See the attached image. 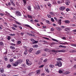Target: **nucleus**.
Wrapping results in <instances>:
<instances>
[{"label":"nucleus","instance_id":"nucleus-1","mask_svg":"<svg viewBox=\"0 0 76 76\" xmlns=\"http://www.w3.org/2000/svg\"><path fill=\"white\" fill-rule=\"evenodd\" d=\"M53 53H65L66 50H52L51 51Z\"/></svg>","mask_w":76,"mask_h":76},{"label":"nucleus","instance_id":"nucleus-2","mask_svg":"<svg viewBox=\"0 0 76 76\" xmlns=\"http://www.w3.org/2000/svg\"><path fill=\"white\" fill-rule=\"evenodd\" d=\"M56 66H58V67H61L62 66V63L61 61H57L56 64H55Z\"/></svg>","mask_w":76,"mask_h":76},{"label":"nucleus","instance_id":"nucleus-3","mask_svg":"<svg viewBox=\"0 0 76 76\" xmlns=\"http://www.w3.org/2000/svg\"><path fill=\"white\" fill-rule=\"evenodd\" d=\"M15 15L17 16H20L21 15V13L19 11L15 12Z\"/></svg>","mask_w":76,"mask_h":76},{"label":"nucleus","instance_id":"nucleus-4","mask_svg":"<svg viewBox=\"0 0 76 76\" xmlns=\"http://www.w3.org/2000/svg\"><path fill=\"white\" fill-rule=\"evenodd\" d=\"M65 9H66L65 7H61L59 8V10L61 11H63V10H65Z\"/></svg>","mask_w":76,"mask_h":76},{"label":"nucleus","instance_id":"nucleus-5","mask_svg":"<svg viewBox=\"0 0 76 76\" xmlns=\"http://www.w3.org/2000/svg\"><path fill=\"white\" fill-rule=\"evenodd\" d=\"M70 29H71V28H66L65 29V31H66V32H69Z\"/></svg>","mask_w":76,"mask_h":76},{"label":"nucleus","instance_id":"nucleus-6","mask_svg":"<svg viewBox=\"0 0 76 76\" xmlns=\"http://www.w3.org/2000/svg\"><path fill=\"white\" fill-rule=\"evenodd\" d=\"M23 61V60L22 59H20L18 61H18V63L19 64H20L22 63V61Z\"/></svg>","mask_w":76,"mask_h":76},{"label":"nucleus","instance_id":"nucleus-7","mask_svg":"<svg viewBox=\"0 0 76 76\" xmlns=\"http://www.w3.org/2000/svg\"><path fill=\"white\" fill-rule=\"evenodd\" d=\"M25 26H27V27H28V28H30V29H33V28H32V27H31V26H30L28 24H26L25 25Z\"/></svg>","mask_w":76,"mask_h":76},{"label":"nucleus","instance_id":"nucleus-8","mask_svg":"<svg viewBox=\"0 0 76 76\" xmlns=\"http://www.w3.org/2000/svg\"><path fill=\"white\" fill-rule=\"evenodd\" d=\"M58 24L59 25H61V19H59L58 21Z\"/></svg>","mask_w":76,"mask_h":76},{"label":"nucleus","instance_id":"nucleus-9","mask_svg":"<svg viewBox=\"0 0 76 76\" xmlns=\"http://www.w3.org/2000/svg\"><path fill=\"white\" fill-rule=\"evenodd\" d=\"M26 63L27 65H28V66H31V62L30 61L27 62Z\"/></svg>","mask_w":76,"mask_h":76},{"label":"nucleus","instance_id":"nucleus-10","mask_svg":"<svg viewBox=\"0 0 76 76\" xmlns=\"http://www.w3.org/2000/svg\"><path fill=\"white\" fill-rule=\"evenodd\" d=\"M66 5H69V4L70 3V2L69 1H67L66 2H65Z\"/></svg>","mask_w":76,"mask_h":76},{"label":"nucleus","instance_id":"nucleus-11","mask_svg":"<svg viewBox=\"0 0 76 76\" xmlns=\"http://www.w3.org/2000/svg\"><path fill=\"white\" fill-rule=\"evenodd\" d=\"M23 1L24 5H26V1H27V0H23Z\"/></svg>","mask_w":76,"mask_h":76},{"label":"nucleus","instance_id":"nucleus-12","mask_svg":"<svg viewBox=\"0 0 76 76\" xmlns=\"http://www.w3.org/2000/svg\"><path fill=\"white\" fill-rule=\"evenodd\" d=\"M40 72H41V70L40 69H38L37 71V75H39V74H40Z\"/></svg>","mask_w":76,"mask_h":76},{"label":"nucleus","instance_id":"nucleus-13","mask_svg":"<svg viewBox=\"0 0 76 76\" xmlns=\"http://www.w3.org/2000/svg\"><path fill=\"white\" fill-rule=\"evenodd\" d=\"M33 47H34V48H38V45H33Z\"/></svg>","mask_w":76,"mask_h":76},{"label":"nucleus","instance_id":"nucleus-14","mask_svg":"<svg viewBox=\"0 0 76 76\" xmlns=\"http://www.w3.org/2000/svg\"><path fill=\"white\" fill-rule=\"evenodd\" d=\"M10 48L12 50H15V48L13 46H10Z\"/></svg>","mask_w":76,"mask_h":76},{"label":"nucleus","instance_id":"nucleus-15","mask_svg":"<svg viewBox=\"0 0 76 76\" xmlns=\"http://www.w3.org/2000/svg\"><path fill=\"white\" fill-rule=\"evenodd\" d=\"M49 67H50V68H53L54 67V65L53 64H50L49 65Z\"/></svg>","mask_w":76,"mask_h":76},{"label":"nucleus","instance_id":"nucleus-16","mask_svg":"<svg viewBox=\"0 0 76 76\" xmlns=\"http://www.w3.org/2000/svg\"><path fill=\"white\" fill-rule=\"evenodd\" d=\"M38 42V41H36V40H34V42H33L32 43L34 44H37Z\"/></svg>","mask_w":76,"mask_h":76},{"label":"nucleus","instance_id":"nucleus-17","mask_svg":"<svg viewBox=\"0 0 76 76\" xmlns=\"http://www.w3.org/2000/svg\"><path fill=\"white\" fill-rule=\"evenodd\" d=\"M65 23H70V21L69 20H66L64 21Z\"/></svg>","mask_w":76,"mask_h":76},{"label":"nucleus","instance_id":"nucleus-18","mask_svg":"<svg viewBox=\"0 0 76 76\" xmlns=\"http://www.w3.org/2000/svg\"><path fill=\"white\" fill-rule=\"evenodd\" d=\"M69 73H70V72L69 71H67L65 72L64 74V75H68V74H69Z\"/></svg>","mask_w":76,"mask_h":76},{"label":"nucleus","instance_id":"nucleus-19","mask_svg":"<svg viewBox=\"0 0 76 76\" xmlns=\"http://www.w3.org/2000/svg\"><path fill=\"white\" fill-rule=\"evenodd\" d=\"M28 9L29 10H30V11H31V6H28Z\"/></svg>","mask_w":76,"mask_h":76},{"label":"nucleus","instance_id":"nucleus-20","mask_svg":"<svg viewBox=\"0 0 76 76\" xmlns=\"http://www.w3.org/2000/svg\"><path fill=\"white\" fill-rule=\"evenodd\" d=\"M32 50H33V48H31L30 49V50H28V52L29 53H31V52H32Z\"/></svg>","mask_w":76,"mask_h":76},{"label":"nucleus","instance_id":"nucleus-21","mask_svg":"<svg viewBox=\"0 0 76 76\" xmlns=\"http://www.w3.org/2000/svg\"><path fill=\"white\" fill-rule=\"evenodd\" d=\"M58 72L60 74H61V73H63V71L61 70H59L58 71Z\"/></svg>","mask_w":76,"mask_h":76},{"label":"nucleus","instance_id":"nucleus-22","mask_svg":"<svg viewBox=\"0 0 76 76\" xmlns=\"http://www.w3.org/2000/svg\"><path fill=\"white\" fill-rule=\"evenodd\" d=\"M0 72L1 73H3V72H4V70H3V69H0Z\"/></svg>","mask_w":76,"mask_h":76},{"label":"nucleus","instance_id":"nucleus-23","mask_svg":"<svg viewBox=\"0 0 76 76\" xmlns=\"http://www.w3.org/2000/svg\"><path fill=\"white\" fill-rule=\"evenodd\" d=\"M50 14L51 15H52V16H54V15H54V13L53 12H50Z\"/></svg>","mask_w":76,"mask_h":76},{"label":"nucleus","instance_id":"nucleus-24","mask_svg":"<svg viewBox=\"0 0 76 76\" xmlns=\"http://www.w3.org/2000/svg\"><path fill=\"white\" fill-rule=\"evenodd\" d=\"M27 51H28L27 50H25L24 52V54L25 55H26L28 54V52Z\"/></svg>","mask_w":76,"mask_h":76},{"label":"nucleus","instance_id":"nucleus-25","mask_svg":"<svg viewBox=\"0 0 76 76\" xmlns=\"http://www.w3.org/2000/svg\"><path fill=\"white\" fill-rule=\"evenodd\" d=\"M4 58L5 61H7V56H4Z\"/></svg>","mask_w":76,"mask_h":76},{"label":"nucleus","instance_id":"nucleus-26","mask_svg":"<svg viewBox=\"0 0 76 76\" xmlns=\"http://www.w3.org/2000/svg\"><path fill=\"white\" fill-rule=\"evenodd\" d=\"M44 66V65H41L39 66V68H42V67H43Z\"/></svg>","mask_w":76,"mask_h":76},{"label":"nucleus","instance_id":"nucleus-27","mask_svg":"<svg viewBox=\"0 0 76 76\" xmlns=\"http://www.w3.org/2000/svg\"><path fill=\"white\" fill-rule=\"evenodd\" d=\"M28 18H30V19H32V16L30 15H27Z\"/></svg>","mask_w":76,"mask_h":76},{"label":"nucleus","instance_id":"nucleus-28","mask_svg":"<svg viewBox=\"0 0 76 76\" xmlns=\"http://www.w3.org/2000/svg\"><path fill=\"white\" fill-rule=\"evenodd\" d=\"M39 53H40V51H37L36 53V54H39Z\"/></svg>","mask_w":76,"mask_h":76},{"label":"nucleus","instance_id":"nucleus-29","mask_svg":"<svg viewBox=\"0 0 76 76\" xmlns=\"http://www.w3.org/2000/svg\"><path fill=\"white\" fill-rule=\"evenodd\" d=\"M7 68L9 69V68H10V67H11V65L8 64V65H7Z\"/></svg>","mask_w":76,"mask_h":76},{"label":"nucleus","instance_id":"nucleus-30","mask_svg":"<svg viewBox=\"0 0 76 76\" xmlns=\"http://www.w3.org/2000/svg\"><path fill=\"white\" fill-rule=\"evenodd\" d=\"M57 29L58 30V31H61V28H58V27H57Z\"/></svg>","mask_w":76,"mask_h":76},{"label":"nucleus","instance_id":"nucleus-31","mask_svg":"<svg viewBox=\"0 0 76 76\" xmlns=\"http://www.w3.org/2000/svg\"><path fill=\"white\" fill-rule=\"evenodd\" d=\"M15 64L16 65V66H18V64H19V62H18V61H17L16 62H15Z\"/></svg>","mask_w":76,"mask_h":76},{"label":"nucleus","instance_id":"nucleus-32","mask_svg":"<svg viewBox=\"0 0 76 76\" xmlns=\"http://www.w3.org/2000/svg\"><path fill=\"white\" fill-rule=\"evenodd\" d=\"M15 23H17V24H18V25H21V23H20L19 22L16 21L15 22Z\"/></svg>","mask_w":76,"mask_h":76},{"label":"nucleus","instance_id":"nucleus-33","mask_svg":"<svg viewBox=\"0 0 76 76\" xmlns=\"http://www.w3.org/2000/svg\"><path fill=\"white\" fill-rule=\"evenodd\" d=\"M10 38H11V37H10V36H8L7 37V39L8 40H9L10 39Z\"/></svg>","mask_w":76,"mask_h":76},{"label":"nucleus","instance_id":"nucleus-34","mask_svg":"<svg viewBox=\"0 0 76 76\" xmlns=\"http://www.w3.org/2000/svg\"><path fill=\"white\" fill-rule=\"evenodd\" d=\"M76 50H72L70 51L71 53H75L76 52Z\"/></svg>","mask_w":76,"mask_h":76},{"label":"nucleus","instance_id":"nucleus-35","mask_svg":"<svg viewBox=\"0 0 76 76\" xmlns=\"http://www.w3.org/2000/svg\"><path fill=\"white\" fill-rule=\"evenodd\" d=\"M52 40H53V41H56V42H58V41L56 39H52Z\"/></svg>","mask_w":76,"mask_h":76},{"label":"nucleus","instance_id":"nucleus-36","mask_svg":"<svg viewBox=\"0 0 76 76\" xmlns=\"http://www.w3.org/2000/svg\"><path fill=\"white\" fill-rule=\"evenodd\" d=\"M50 30L51 31H54V28L53 27H52L50 29Z\"/></svg>","mask_w":76,"mask_h":76},{"label":"nucleus","instance_id":"nucleus-37","mask_svg":"<svg viewBox=\"0 0 76 76\" xmlns=\"http://www.w3.org/2000/svg\"><path fill=\"white\" fill-rule=\"evenodd\" d=\"M47 16L48 17V18H51V16L48 14L47 15Z\"/></svg>","mask_w":76,"mask_h":76},{"label":"nucleus","instance_id":"nucleus-38","mask_svg":"<svg viewBox=\"0 0 76 76\" xmlns=\"http://www.w3.org/2000/svg\"><path fill=\"white\" fill-rule=\"evenodd\" d=\"M57 60H58L59 61H60V60H62V59L61 58H58L57 59Z\"/></svg>","mask_w":76,"mask_h":76},{"label":"nucleus","instance_id":"nucleus-39","mask_svg":"<svg viewBox=\"0 0 76 76\" xmlns=\"http://www.w3.org/2000/svg\"><path fill=\"white\" fill-rule=\"evenodd\" d=\"M71 26H76V25L75 24H73L71 25Z\"/></svg>","mask_w":76,"mask_h":76},{"label":"nucleus","instance_id":"nucleus-40","mask_svg":"<svg viewBox=\"0 0 76 76\" xmlns=\"http://www.w3.org/2000/svg\"><path fill=\"white\" fill-rule=\"evenodd\" d=\"M17 43L18 44H20V43H21V42L20 41H18L17 42Z\"/></svg>","mask_w":76,"mask_h":76},{"label":"nucleus","instance_id":"nucleus-41","mask_svg":"<svg viewBox=\"0 0 76 76\" xmlns=\"http://www.w3.org/2000/svg\"><path fill=\"white\" fill-rule=\"evenodd\" d=\"M0 45H3V42H0Z\"/></svg>","mask_w":76,"mask_h":76},{"label":"nucleus","instance_id":"nucleus-42","mask_svg":"<svg viewBox=\"0 0 76 76\" xmlns=\"http://www.w3.org/2000/svg\"><path fill=\"white\" fill-rule=\"evenodd\" d=\"M10 36H15V34H10Z\"/></svg>","mask_w":76,"mask_h":76},{"label":"nucleus","instance_id":"nucleus-43","mask_svg":"<svg viewBox=\"0 0 76 76\" xmlns=\"http://www.w3.org/2000/svg\"><path fill=\"white\" fill-rule=\"evenodd\" d=\"M34 41H35V39H31V41H32V42H34Z\"/></svg>","mask_w":76,"mask_h":76},{"label":"nucleus","instance_id":"nucleus-44","mask_svg":"<svg viewBox=\"0 0 76 76\" xmlns=\"http://www.w3.org/2000/svg\"><path fill=\"white\" fill-rule=\"evenodd\" d=\"M12 66H14L15 67L17 66L16 65V64H15V63L13 64Z\"/></svg>","mask_w":76,"mask_h":76},{"label":"nucleus","instance_id":"nucleus-45","mask_svg":"<svg viewBox=\"0 0 76 76\" xmlns=\"http://www.w3.org/2000/svg\"><path fill=\"white\" fill-rule=\"evenodd\" d=\"M13 26L14 27H15V28H17V27H18V26H17V25H16L15 24H14L13 25Z\"/></svg>","mask_w":76,"mask_h":76},{"label":"nucleus","instance_id":"nucleus-46","mask_svg":"<svg viewBox=\"0 0 76 76\" xmlns=\"http://www.w3.org/2000/svg\"><path fill=\"white\" fill-rule=\"evenodd\" d=\"M71 45L72 46H74V47H76V44H71Z\"/></svg>","mask_w":76,"mask_h":76},{"label":"nucleus","instance_id":"nucleus-47","mask_svg":"<svg viewBox=\"0 0 76 76\" xmlns=\"http://www.w3.org/2000/svg\"><path fill=\"white\" fill-rule=\"evenodd\" d=\"M30 35L31 36V37H34L35 35L34 34H31Z\"/></svg>","mask_w":76,"mask_h":76},{"label":"nucleus","instance_id":"nucleus-48","mask_svg":"<svg viewBox=\"0 0 76 76\" xmlns=\"http://www.w3.org/2000/svg\"><path fill=\"white\" fill-rule=\"evenodd\" d=\"M51 20L52 22H54V19L53 18H51Z\"/></svg>","mask_w":76,"mask_h":76},{"label":"nucleus","instance_id":"nucleus-49","mask_svg":"<svg viewBox=\"0 0 76 76\" xmlns=\"http://www.w3.org/2000/svg\"><path fill=\"white\" fill-rule=\"evenodd\" d=\"M10 45L13 46H15V44L13 43H11Z\"/></svg>","mask_w":76,"mask_h":76},{"label":"nucleus","instance_id":"nucleus-50","mask_svg":"<svg viewBox=\"0 0 76 76\" xmlns=\"http://www.w3.org/2000/svg\"><path fill=\"white\" fill-rule=\"evenodd\" d=\"M45 70L46 72H47V73H49V71H48V69H46Z\"/></svg>","mask_w":76,"mask_h":76},{"label":"nucleus","instance_id":"nucleus-51","mask_svg":"<svg viewBox=\"0 0 76 76\" xmlns=\"http://www.w3.org/2000/svg\"><path fill=\"white\" fill-rule=\"evenodd\" d=\"M13 61V59H11L10 60V62H12V61Z\"/></svg>","mask_w":76,"mask_h":76},{"label":"nucleus","instance_id":"nucleus-52","mask_svg":"<svg viewBox=\"0 0 76 76\" xmlns=\"http://www.w3.org/2000/svg\"><path fill=\"white\" fill-rule=\"evenodd\" d=\"M64 3V0H61V3Z\"/></svg>","mask_w":76,"mask_h":76},{"label":"nucleus","instance_id":"nucleus-53","mask_svg":"<svg viewBox=\"0 0 76 76\" xmlns=\"http://www.w3.org/2000/svg\"><path fill=\"white\" fill-rule=\"evenodd\" d=\"M48 6H49V7H51V5L50 4H48Z\"/></svg>","mask_w":76,"mask_h":76},{"label":"nucleus","instance_id":"nucleus-54","mask_svg":"<svg viewBox=\"0 0 76 76\" xmlns=\"http://www.w3.org/2000/svg\"><path fill=\"white\" fill-rule=\"evenodd\" d=\"M48 49H45L44 50L45 51H48Z\"/></svg>","mask_w":76,"mask_h":76},{"label":"nucleus","instance_id":"nucleus-55","mask_svg":"<svg viewBox=\"0 0 76 76\" xmlns=\"http://www.w3.org/2000/svg\"><path fill=\"white\" fill-rule=\"evenodd\" d=\"M0 15H1V16H4V14L3 13H0Z\"/></svg>","mask_w":76,"mask_h":76},{"label":"nucleus","instance_id":"nucleus-56","mask_svg":"<svg viewBox=\"0 0 76 76\" xmlns=\"http://www.w3.org/2000/svg\"><path fill=\"white\" fill-rule=\"evenodd\" d=\"M66 10L67 12H69V11H70V10L69 8H67L66 9Z\"/></svg>","mask_w":76,"mask_h":76},{"label":"nucleus","instance_id":"nucleus-57","mask_svg":"<svg viewBox=\"0 0 76 76\" xmlns=\"http://www.w3.org/2000/svg\"><path fill=\"white\" fill-rule=\"evenodd\" d=\"M18 27L20 29H22V28L20 26H18Z\"/></svg>","mask_w":76,"mask_h":76},{"label":"nucleus","instance_id":"nucleus-58","mask_svg":"<svg viewBox=\"0 0 76 76\" xmlns=\"http://www.w3.org/2000/svg\"><path fill=\"white\" fill-rule=\"evenodd\" d=\"M34 21L35 22H38V20H35Z\"/></svg>","mask_w":76,"mask_h":76},{"label":"nucleus","instance_id":"nucleus-59","mask_svg":"<svg viewBox=\"0 0 76 76\" xmlns=\"http://www.w3.org/2000/svg\"><path fill=\"white\" fill-rule=\"evenodd\" d=\"M62 48H66V46H63V45H62Z\"/></svg>","mask_w":76,"mask_h":76},{"label":"nucleus","instance_id":"nucleus-60","mask_svg":"<svg viewBox=\"0 0 76 76\" xmlns=\"http://www.w3.org/2000/svg\"><path fill=\"white\" fill-rule=\"evenodd\" d=\"M10 2L12 4V3H13V1H12V0H10Z\"/></svg>","mask_w":76,"mask_h":76},{"label":"nucleus","instance_id":"nucleus-61","mask_svg":"<svg viewBox=\"0 0 76 76\" xmlns=\"http://www.w3.org/2000/svg\"><path fill=\"white\" fill-rule=\"evenodd\" d=\"M20 34L22 35L23 36V35H24V33H23V32H21L20 33Z\"/></svg>","mask_w":76,"mask_h":76},{"label":"nucleus","instance_id":"nucleus-62","mask_svg":"<svg viewBox=\"0 0 76 76\" xmlns=\"http://www.w3.org/2000/svg\"><path fill=\"white\" fill-rule=\"evenodd\" d=\"M37 9H39V10L40 9V7H39V6H38Z\"/></svg>","mask_w":76,"mask_h":76},{"label":"nucleus","instance_id":"nucleus-63","mask_svg":"<svg viewBox=\"0 0 76 76\" xmlns=\"http://www.w3.org/2000/svg\"><path fill=\"white\" fill-rule=\"evenodd\" d=\"M2 76H6V75L4 74H2Z\"/></svg>","mask_w":76,"mask_h":76},{"label":"nucleus","instance_id":"nucleus-64","mask_svg":"<svg viewBox=\"0 0 76 76\" xmlns=\"http://www.w3.org/2000/svg\"><path fill=\"white\" fill-rule=\"evenodd\" d=\"M42 28H47V27H46V26H43Z\"/></svg>","mask_w":76,"mask_h":76}]
</instances>
